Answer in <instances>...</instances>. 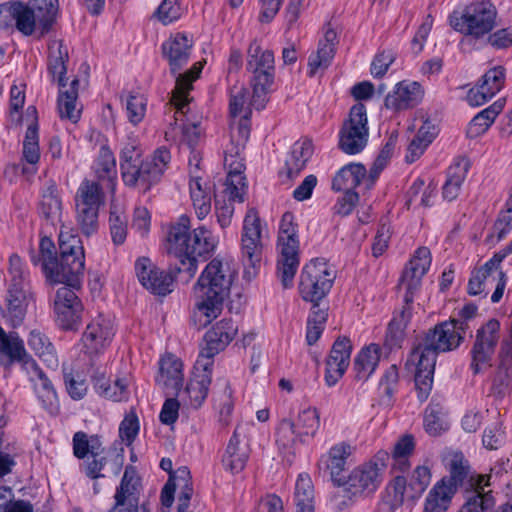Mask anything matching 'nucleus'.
Listing matches in <instances>:
<instances>
[{
  "label": "nucleus",
  "mask_w": 512,
  "mask_h": 512,
  "mask_svg": "<svg viewBox=\"0 0 512 512\" xmlns=\"http://www.w3.org/2000/svg\"><path fill=\"white\" fill-rule=\"evenodd\" d=\"M159 364V374L156 377L157 384L165 389L167 394H178L184 380L181 360L172 354H168L161 358Z\"/></svg>",
  "instance_id": "473e14b6"
},
{
  "label": "nucleus",
  "mask_w": 512,
  "mask_h": 512,
  "mask_svg": "<svg viewBox=\"0 0 512 512\" xmlns=\"http://www.w3.org/2000/svg\"><path fill=\"white\" fill-rule=\"evenodd\" d=\"M40 213L53 225L61 222L62 200L58 187L52 180L46 181L42 187Z\"/></svg>",
  "instance_id": "58836bf2"
},
{
  "label": "nucleus",
  "mask_w": 512,
  "mask_h": 512,
  "mask_svg": "<svg viewBox=\"0 0 512 512\" xmlns=\"http://www.w3.org/2000/svg\"><path fill=\"white\" fill-rule=\"evenodd\" d=\"M28 345L49 368L58 367L59 360L55 347L45 333L36 329L32 330L28 337Z\"/></svg>",
  "instance_id": "de8ad7c7"
},
{
  "label": "nucleus",
  "mask_w": 512,
  "mask_h": 512,
  "mask_svg": "<svg viewBox=\"0 0 512 512\" xmlns=\"http://www.w3.org/2000/svg\"><path fill=\"white\" fill-rule=\"evenodd\" d=\"M232 265L230 260L214 258L198 278L194 286L196 304L193 311V321L198 328L206 327L221 314L235 276Z\"/></svg>",
  "instance_id": "f03ea898"
},
{
  "label": "nucleus",
  "mask_w": 512,
  "mask_h": 512,
  "mask_svg": "<svg viewBox=\"0 0 512 512\" xmlns=\"http://www.w3.org/2000/svg\"><path fill=\"white\" fill-rule=\"evenodd\" d=\"M336 278L335 270L324 258L305 264L300 275L299 292L303 300L316 303L330 291Z\"/></svg>",
  "instance_id": "f8f14e48"
},
{
  "label": "nucleus",
  "mask_w": 512,
  "mask_h": 512,
  "mask_svg": "<svg viewBox=\"0 0 512 512\" xmlns=\"http://www.w3.org/2000/svg\"><path fill=\"white\" fill-rule=\"evenodd\" d=\"M115 334L110 317L98 314L86 326L81 340V351L93 357L102 353L111 343Z\"/></svg>",
  "instance_id": "6ab92c4d"
},
{
  "label": "nucleus",
  "mask_w": 512,
  "mask_h": 512,
  "mask_svg": "<svg viewBox=\"0 0 512 512\" xmlns=\"http://www.w3.org/2000/svg\"><path fill=\"white\" fill-rule=\"evenodd\" d=\"M58 0L10 1L0 4V29L15 27L24 36L43 37L57 15Z\"/></svg>",
  "instance_id": "39448f33"
},
{
  "label": "nucleus",
  "mask_w": 512,
  "mask_h": 512,
  "mask_svg": "<svg viewBox=\"0 0 512 512\" xmlns=\"http://www.w3.org/2000/svg\"><path fill=\"white\" fill-rule=\"evenodd\" d=\"M438 352L423 341L415 347L407 360V366L414 368L415 386L418 399L427 400L433 386V377Z\"/></svg>",
  "instance_id": "f3484780"
},
{
  "label": "nucleus",
  "mask_w": 512,
  "mask_h": 512,
  "mask_svg": "<svg viewBox=\"0 0 512 512\" xmlns=\"http://www.w3.org/2000/svg\"><path fill=\"white\" fill-rule=\"evenodd\" d=\"M352 345L347 338H338L326 360L325 379L328 386H334L344 375L350 364Z\"/></svg>",
  "instance_id": "cd10ccee"
},
{
  "label": "nucleus",
  "mask_w": 512,
  "mask_h": 512,
  "mask_svg": "<svg viewBox=\"0 0 512 512\" xmlns=\"http://www.w3.org/2000/svg\"><path fill=\"white\" fill-rule=\"evenodd\" d=\"M178 492V500H190L193 495L191 474L186 466L179 467L171 473L168 482L161 492V504L169 509L174 501V494Z\"/></svg>",
  "instance_id": "c756f323"
},
{
  "label": "nucleus",
  "mask_w": 512,
  "mask_h": 512,
  "mask_svg": "<svg viewBox=\"0 0 512 512\" xmlns=\"http://www.w3.org/2000/svg\"><path fill=\"white\" fill-rule=\"evenodd\" d=\"M254 105V90L249 98V92L244 87H233L230 93V140L224 149V166L230 169V185L234 190L242 189L241 171L245 169L242 153L250 135L249 117Z\"/></svg>",
  "instance_id": "7ed1b4c3"
},
{
  "label": "nucleus",
  "mask_w": 512,
  "mask_h": 512,
  "mask_svg": "<svg viewBox=\"0 0 512 512\" xmlns=\"http://www.w3.org/2000/svg\"><path fill=\"white\" fill-rule=\"evenodd\" d=\"M443 463L448 475L444 476L441 481L454 486L458 490L459 487H463L465 492L475 490V486H470L469 481L476 473L470 472V466L468 460L465 458L462 452L449 450L444 454Z\"/></svg>",
  "instance_id": "a878e982"
},
{
  "label": "nucleus",
  "mask_w": 512,
  "mask_h": 512,
  "mask_svg": "<svg viewBox=\"0 0 512 512\" xmlns=\"http://www.w3.org/2000/svg\"><path fill=\"white\" fill-rule=\"evenodd\" d=\"M369 137L366 107L362 103L353 105L348 118L339 131V148L346 154L360 153L367 145Z\"/></svg>",
  "instance_id": "2eb2a0df"
},
{
  "label": "nucleus",
  "mask_w": 512,
  "mask_h": 512,
  "mask_svg": "<svg viewBox=\"0 0 512 512\" xmlns=\"http://www.w3.org/2000/svg\"><path fill=\"white\" fill-rule=\"evenodd\" d=\"M250 447L237 428L229 440L225 453L222 457V464L225 470L232 474L241 472L249 459Z\"/></svg>",
  "instance_id": "72a5a7b5"
},
{
  "label": "nucleus",
  "mask_w": 512,
  "mask_h": 512,
  "mask_svg": "<svg viewBox=\"0 0 512 512\" xmlns=\"http://www.w3.org/2000/svg\"><path fill=\"white\" fill-rule=\"evenodd\" d=\"M497 9L490 1H475L449 16L450 26L474 40H481L496 26Z\"/></svg>",
  "instance_id": "6e6552de"
},
{
  "label": "nucleus",
  "mask_w": 512,
  "mask_h": 512,
  "mask_svg": "<svg viewBox=\"0 0 512 512\" xmlns=\"http://www.w3.org/2000/svg\"><path fill=\"white\" fill-rule=\"evenodd\" d=\"M478 490L465 492V503L458 512H487L494 505V498L489 493H478Z\"/></svg>",
  "instance_id": "69168bd1"
},
{
  "label": "nucleus",
  "mask_w": 512,
  "mask_h": 512,
  "mask_svg": "<svg viewBox=\"0 0 512 512\" xmlns=\"http://www.w3.org/2000/svg\"><path fill=\"white\" fill-rule=\"evenodd\" d=\"M130 377L124 375L118 377L113 384L108 383L104 378L95 379V389L97 392L112 401H124L129 397Z\"/></svg>",
  "instance_id": "864d4df0"
},
{
  "label": "nucleus",
  "mask_w": 512,
  "mask_h": 512,
  "mask_svg": "<svg viewBox=\"0 0 512 512\" xmlns=\"http://www.w3.org/2000/svg\"><path fill=\"white\" fill-rule=\"evenodd\" d=\"M147 98L139 92H132L126 99V114L133 125L139 124L145 117Z\"/></svg>",
  "instance_id": "774afa93"
},
{
  "label": "nucleus",
  "mask_w": 512,
  "mask_h": 512,
  "mask_svg": "<svg viewBox=\"0 0 512 512\" xmlns=\"http://www.w3.org/2000/svg\"><path fill=\"white\" fill-rule=\"evenodd\" d=\"M503 107L504 103L501 100H498L474 116L469 124V135L471 137H476L486 132L494 122L497 115L502 111Z\"/></svg>",
  "instance_id": "4d7b16f0"
},
{
  "label": "nucleus",
  "mask_w": 512,
  "mask_h": 512,
  "mask_svg": "<svg viewBox=\"0 0 512 512\" xmlns=\"http://www.w3.org/2000/svg\"><path fill=\"white\" fill-rule=\"evenodd\" d=\"M60 259L57 258L55 245L48 237L39 243V251L30 252L34 265H40L46 278L53 283H65L70 286L80 284L84 275L85 255L78 235L61 230L59 234Z\"/></svg>",
  "instance_id": "f257e3e1"
},
{
  "label": "nucleus",
  "mask_w": 512,
  "mask_h": 512,
  "mask_svg": "<svg viewBox=\"0 0 512 512\" xmlns=\"http://www.w3.org/2000/svg\"><path fill=\"white\" fill-rule=\"evenodd\" d=\"M263 231L264 225L258 212L250 208L243 220L241 232V255L245 265L248 268L255 269L259 266L263 250ZM245 274L250 275V269L245 270Z\"/></svg>",
  "instance_id": "dca6fc26"
},
{
  "label": "nucleus",
  "mask_w": 512,
  "mask_h": 512,
  "mask_svg": "<svg viewBox=\"0 0 512 512\" xmlns=\"http://www.w3.org/2000/svg\"><path fill=\"white\" fill-rule=\"evenodd\" d=\"M456 492L454 486L437 481L425 498L424 512H446Z\"/></svg>",
  "instance_id": "c03bdc74"
},
{
  "label": "nucleus",
  "mask_w": 512,
  "mask_h": 512,
  "mask_svg": "<svg viewBox=\"0 0 512 512\" xmlns=\"http://www.w3.org/2000/svg\"><path fill=\"white\" fill-rule=\"evenodd\" d=\"M227 169V179H226V183H225V190H224V194L225 196L228 197V200H221V199H216L215 201V216H216V220H217V223L219 224V226L221 227V229H226L227 227H229L232 223V219H233V215H234V202L235 201H238V202H243L244 201V194H245V191H246V183H245V178L243 176V171L244 169L241 171V178H242V189H235L234 191V186L235 185H230V181H229V178H230V169L225 167Z\"/></svg>",
  "instance_id": "7c9ffc66"
},
{
  "label": "nucleus",
  "mask_w": 512,
  "mask_h": 512,
  "mask_svg": "<svg viewBox=\"0 0 512 512\" xmlns=\"http://www.w3.org/2000/svg\"><path fill=\"white\" fill-rule=\"evenodd\" d=\"M500 337L501 325L497 319L491 318L477 329L470 351V368L474 374L491 367Z\"/></svg>",
  "instance_id": "4468645a"
},
{
  "label": "nucleus",
  "mask_w": 512,
  "mask_h": 512,
  "mask_svg": "<svg viewBox=\"0 0 512 512\" xmlns=\"http://www.w3.org/2000/svg\"><path fill=\"white\" fill-rule=\"evenodd\" d=\"M135 273L141 285L153 294L165 296L173 290L172 275L147 257L136 260Z\"/></svg>",
  "instance_id": "5701e85b"
},
{
  "label": "nucleus",
  "mask_w": 512,
  "mask_h": 512,
  "mask_svg": "<svg viewBox=\"0 0 512 512\" xmlns=\"http://www.w3.org/2000/svg\"><path fill=\"white\" fill-rule=\"evenodd\" d=\"M508 462L496 463L491 469L489 474H477L470 479L469 485L475 486V490L480 493H489L491 491H485L486 487L499 488L503 487L509 488L511 476L508 473Z\"/></svg>",
  "instance_id": "a19ab883"
},
{
  "label": "nucleus",
  "mask_w": 512,
  "mask_h": 512,
  "mask_svg": "<svg viewBox=\"0 0 512 512\" xmlns=\"http://www.w3.org/2000/svg\"><path fill=\"white\" fill-rule=\"evenodd\" d=\"M189 230L190 218L186 215L180 216L169 230L167 252L179 260L181 266L178 270L185 271L192 277L197 271V258L211 254L217 240L205 226L195 228L192 234Z\"/></svg>",
  "instance_id": "20e7f679"
},
{
  "label": "nucleus",
  "mask_w": 512,
  "mask_h": 512,
  "mask_svg": "<svg viewBox=\"0 0 512 512\" xmlns=\"http://www.w3.org/2000/svg\"><path fill=\"white\" fill-rule=\"evenodd\" d=\"M25 371L33 384L34 391L45 409H51L57 402V395L52 383L35 360L25 362Z\"/></svg>",
  "instance_id": "c9c22d12"
},
{
  "label": "nucleus",
  "mask_w": 512,
  "mask_h": 512,
  "mask_svg": "<svg viewBox=\"0 0 512 512\" xmlns=\"http://www.w3.org/2000/svg\"><path fill=\"white\" fill-rule=\"evenodd\" d=\"M247 70L252 73L251 86L254 90V105L257 110L265 107L268 94L274 82V54L253 40L247 51Z\"/></svg>",
  "instance_id": "9d476101"
},
{
  "label": "nucleus",
  "mask_w": 512,
  "mask_h": 512,
  "mask_svg": "<svg viewBox=\"0 0 512 512\" xmlns=\"http://www.w3.org/2000/svg\"><path fill=\"white\" fill-rule=\"evenodd\" d=\"M464 335L457 329L455 323L444 321L429 330L422 340L438 353L452 351L460 346Z\"/></svg>",
  "instance_id": "c85d7f7f"
},
{
  "label": "nucleus",
  "mask_w": 512,
  "mask_h": 512,
  "mask_svg": "<svg viewBox=\"0 0 512 512\" xmlns=\"http://www.w3.org/2000/svg\"><path fill=\"white\" fill-rule=\"evenodd\" d=\"M189 193L197 218L199 220L205 219L211 212L214 184L207 177H203L199 171L192 170Z\"/></svg>",
  "instance_id": "bb28decb"
},
{
  "label": "nucleus",
  "mask_w": 512,
  "mask_h": 512,
  "mask_svg": "<svg viewBox=\"0 0 512 512\" xmlns=\"http://www.w3.org/2000/svg\"><path fill=\"white\" fill-rule=\"evenodd\" d=\"M507 278L505 273L496 264H490V259L479 269L472 272L468 283V292L476 296L487 293L491 288L494 292L491 301L498 303L503 297Z\"/></svg>",
  "instance_id": "aec40b11"
},
{
  "label": "nucleus",
  "mask_w": 512,
  "mask_h": 512,
  "mask_svg": "<svg viewBox=\"0 0 512 512\" xmlns=\"http://www.w3.org/2000/svg\"><path fill=\"white\" fill-rule=\"evenodd\" d=\"M278 260L277 273L284 288L292 286L294 276L299 266V238L294 215L291 212L283 214L277 240Z\"/></svg>",
  "instance_id": "1a4fd4ad"
},
{
  "label": "nucleus",
  "mask_w": 512,
  "mask_h": 512,
  "mask_svg": "<svg viewBox=\"0 0 512 512\" xmlns=\"http://www.w3.org/2000/svg\"><path fill=\"white\" fill-rule=\"evenodd\" d=\"M78 79H73L68 88L60 87L58 96V112L61 118L75 123L79 120L82 107L78 98Z\"/></svg>",
  "instance_id": "a18cd8bd"
},
{
  "label": "nucleus",
  "mask_w": 512,
  "mask_h": 512,
  "mask_svg": "<svg viewBox=\"0 0 512 512\" xmlns=\"http://www.w3.org/2000/svg\"><path fill=\"white\" fill-rule=\"evenodd\" d=\"M430 482L431 471L426 465L416 467L409 483L404 477L396 476L387 487L390 503H382L378 511L395 512L394 507H399L406 502H414L423 494Z\"/></svg>",
  "instance_id": "9b49d317"
},
{
  "label": "nucleus",
  "mask_w": 512,
  "mask_h": 512,
  "mask_svg": "<svg viewBox=\"0 0 512 512\" xmlns=\"http://www.w3.org/2000/svg\"><path fill=\"white\" fill-rule=\"evenodd\" d=\"M192 40L185 34L177 33L162 44V52L168 60L170 71L176 76L175 88L172 92V103L178 112L184 113L189 100V91L202 70V64L194 66L181 74L180 70L188 63L191 55Z\"/></svg>",
  "instance_id": "423d86ee"
},
{
  "label": "nucleus",
  "mask_w": 512,
  "mask_h": 512,
  "mask_svg": "<svg viewBox=\"0 0 512 512\" xmlns=\"http://www.w3.org/2000/svg\"><path fill=\"white\" fill-rule=\"evenodd\" d=\"M355 447L346 441L338 442L320 457L319 466L328 471L332 480L339 484L341 474L345 470L348 458L354 453Z\"/></svg>",
  "instance_id": "2f4dec72"
},
{
  "label": "nucleus",
  "mask_w": 512,
  "mask_h": 512,
  "mask_svg": "<svg viewBox=\"0 0 512 512\" xmlns=\"http://www.w3.org/2000/svg\"><path fill=\"white\" fill-rule=\"evenodd\" d=\"M382 349L378 344L371 343L363 347L354 359V371L358 380H367L379 365Z\"/></svg>",
  "instance_id": "37998d69"
},
{
  "label": "nucleus",
  "mask_w": 512,
  "mask_h": 512,
  "mask_svg": "<svg viewBox=\"0 0 512 512\" xmlns=\"http://www.w3.org/2000/svg\"><path fill=\"white\" fill-rule=\"evenodd\" d=\"M313 152L314 148L310 139L305 138L296 141L292 145L285 162L288 176H296L306 166Z\"/></svg>",
  "instance_id": "49530a36"
},
{
  "label": "nucleus",
  "mask_w": 512,
  "mask_h": 512,
  "mask_svg": "<svg viewBox=\"0 0 512 512\" xmlns=\"http://www.w3.org/2000/svg\"><path fill=\"white\" fill-rule=\"evenodd\" d=\"M212 367H198V359L194 365L193 376L187 385L184 393L188 395L190 404L199 407L207 397L211 384Z\"/></svg>",
  "instance_id": "ea45409f"
},
{
  "label": "nucleus",
  "mask_w": 512,
  "mask_h": 512,
  "mask_svg": "<svg viewBox=\"0 0 512 512\" xmlns=\"http://www.w3.org/2000/svg\"><path fill=\"white\" fill-rule=\"evenodd\" d=\"M77 286L66 284L60 287L54 299L55 321L61 329L66 331L77 330L82 322L83 306L79 297L71 289Z\"/></svg>",
  "instance_id": "a211bd4d"
},
{
  "label": "nucleus",
  "mask_w": 512,
  "mask_h": 512,
  "mask_svg": "<svg viewBox=\"0 0 512 512\" xmlns=\"http://www.w3.org/2000/svg\"><path fill=\"white\" fill-rule=\"evenodd\" d=\"M504 82L505 69L501 66L491 68L482 76L480 83L468 91V104L473 107L485 104L503 88Z\"/></svg>",
  "instance_id": "393cba45"
},
{
  "label": "nucleus",
  "mask_w": 512,
  "mask_h": 512,
  "mask_svg": "<svg viewBox=\"0 0 512 512\" xmlns=\"http://www.w3.org/2000/svg\"><path fill=\"white\" fill-rule=\"evenodd\" d=\"M104 448L102 442L97 436H88L85 432H76L73 436V453L79 458L83 459L90 455L98 457L103 454Z\"/></svg>",
  "instance_id": "6e6d98bb"
},
{
  "label": "nucleus",
  "mask_w": 512,
  "mask_h": 512,
  "mask_svg": "<svg viewBox=\"0 0 512 512\" xmlns=\"http://www.w3.org/2000/svg\"><path fill=\"white\" fill-rule=\"evenodd\" d=\"M423 97L424 90L418 82L403 80L386 95L384 105L393 113H400L416 107Z\"/></svg>",
  "instance_id": "b1692460"
},
{
  "label": "nucleus",
  "mask_w": 512,
  "mask_h": 512,
  "mask_svg": "<svg viewBox=\"0 0 512 512\" xmlns=\"http://www.w3.org/2000/svg\"><path fill=\"white\" fill-rule=\"evenodd\" d=\"M93 170L100 180H107L111 187H114L116 179V159L113 152L106 146L99 150L97 159L93 164Z\"/></svg>",
  "instance_id": "13d9d810"
},
{
  "label": "nucleus",
  "mask_w": 512,
  "mask_h": 512,
  "mask_svg": "<svg viewBox=\"0 0 512 512\" xmlns=\"http://www.w3.org/2000/svg\"><path fill=\"white\" fill-rule=\"evenodd\" d=\"M367 180L365 167L360 163H350L336 173L332 188L336 191H353L357 186L364 185L367 189Z\"/></svg>",
  "instance_id": "4c0bfd02"
},
{
  "label": "nucleus",
  "mask_w": 512,
  "mask_h": 512,
  "mask_svg": "<svg viewBox=\"0 0 512 512\" xmlns=\"http://www.w3.org/2000/svg\"><path fill=\"white\" fill-rule=\"evenodd\" d=\"M336 40V31L330 28L327 29L324 38L318 43L317 50L308 57L307 73L310 77L315 76L320 71H324L331 64L335 54Z\"/></svg>",
  "instance_id": "e433bc0d"
},
{
  "label": "nucleus",
  "mask_w": 512,
  "mask_h": 512,
  "mask_svg": "<svg viewBox=\"0 0 512 512\" xmlns=\"http://www.w3.org/2000/svg\"><path fill=\"white\" fill-rule=\"evenodd\" d=\"M320 428V414L315 407H306L299 411L296 421L283 419L275 432V443L279 452L288 461L295 455L298 444L309 443Z\"/></svg>",
  "instance_id": "0eeeda50"
},
{
  "label": "nucleus",
  "mask_w": 512,
  "mask_h": 512,
  "mask_svg": "<svg viewBox=\"0 0 512 512\" xmlns=\"http://www.w3.org/2000/svg\"><path fill=\"white\" fill-rule=\"evenodd\" d=\"M237 326L230 319L217 322L204 336V345L198 356V367L213 366L214 356L222 351L235 337Z\"/></svg>",
  "instance_id": "412c9836"
},
{
  "label": "nucleus",
  "mask_w": 512,
  "mask_h": 512,
  "mask_svg": "<svg viewBox=\"0 0 512 512\" xmlns=\"http://www.w3.org/2000/svg\"><path fill=\"white\" fill-rule=\"evenodd\" d=\"M404 302L405 306L402 311L393 317L388 326L385 342L390 348L400 346L404 339V331L412 317L411 303L413 300L409 303L405 300Z\"/></svg>",
  "instance_id": "3c124183"
},
{
  "label": "nucleus",
  "mask_w": 512,
  "mask_h": 512,
  "mask_svg": "<svg viewBox=\"0 0 512 512\" xmlns=\"http://www.w3.org/2000/svg\"><path fill=\"white\" fill-rule=\"evenodd\" d=\"M295 512H315L313 499L314 491L311 478L308 474H300L295 484Z\"/></svg>",
  "instance_id": "5fc2aeb1"
},
{
  "label": "nucleus",
  "mask_w": 512,
  "mask_h": 512,
  "mask_svg": "<svg viewBox=\"0 0 512 512\" xmlns=\"http://www.w3.org/2000/svg\"><path fill=\"white\" fill-rule=\"evenodd\" d=\"M129 174H131L130 177L127 176L126 170L121 171V176L126 186L138 187L145 191L156 183L145 160L134 165L133 171H130Z\"/></svg>",
  "instance_id": "680f3d73"
},
{
  "label": "nucleus",
  "mask_w": 512,
  "mask_h": 512,
  "mask_svg": "<svg viewBox=\"0 0 512 512\" xmlns=\"http://www.w3.org/2000/svg\"><path fill=\"white\" fill-rule=\"evenodd\" d=\"M119 159L120 171L126 170L128 177L131 176L129 173L133 171L134 165L144 161L140 141L133 133L129 134L121 143Z\"/></svg>",
  "instance_id": "8fccbe9b"
},
{
  "label": "nucleus",
  "mask_w": 512,
  "mask_h": 512,
  "mask_svg": "<svg viewBox=\"0 0 512 512\" xmlns=\"http://www.w3.org/2000/svg\"><path fill=\"white\" fill-rule=\"evenodd\" d=\"M414 450L413 438L409 435L400 438L393 450V469L404 471L410 466L409 457Z\"/></svg>",
  "instance_id": "0e129e2a"
},
{
  "label": "nucleus",
  "mask_w": 512,
  "mask_h": 512,
  "mask_svg": "<svg viewBox=\"0 0 512 512\" xmlns=\"http://www.w3.org/2000/svg\"><path fill=\"white\" fill-rule=\"evenodd\" d=\"M33 300V293L30 287L8 288L6 295L5 319L13 327L20 326L27 313L28 306Z\"/></svg>",
  "instance_id": "f704fd0d"
},
{
  "label": "nucleus",
  "mask_w": 512,
  "mask_h": 512,
  "mask_svg": "<svg viewBox=\"0 0 512 512\" xmlns=\"http://www.w3.org/2000/svg\"><path fill=\"white\" fill-rule=\"evenodd\" d=\"M469 162L462 158L455 161L448 169L447 180L443 186V197L452 201L459 195L461 186L467 176Z\"/></svg>",
  "instance_id": "09e8293b"
},
{
  "label": "nucleus",
  "mask_w": 512,
  "mask_h": 512,
  "mask_svg": "<svg viewBox=\"0 0 512 512\" xmlns=\"http://www.w3.org/2000/svg\"><path fill=\"white\" fill-rule=\"evenodd\" d=\"M190 101V99L188 100ZM189 102H187L186 107L184 108V113L178 112L176 107L171 102L172 109L174 110V122L170 124L169 130L165 132V137L168 141L176 142L178 138H180L181 142H184L188 145L189 148L194 149L193 147L196 145L197 141L201 136V129L196 123H187L183 124L181 130L178 131L177 125L178 121H182V119L178 118L179 116H185L188 112Z\"/></svg>",
  "instance_id": "79ce46f5"
},
{
  "label": "nucleus",
  "mask_w": 512,
  "mask_h": 512,
  "mask_svg": "<svg viewBox=\"0 0 512 512\" xmlns=\"http://www.w3.org/2000/svg\"><path fill=\"white\" fill-rule=\"evenodd\" d=\"M0 354L6 356L10 362H21L24 370L25 362L34 360L27 354L23 341L15 332L3 334L0 338Z\"/></svg>",
  "instance_id": "603ef678"
},
{
  "label": "nucleus",
  "mask_w": 512,
  "mask_h": 512,
  "mask_svg": "<svg viewBox=\"0 0 512 512\" xmlns=\"http://www.w3.org/2000/svg\"><path fill=\"white\" fill-rule=\"evenodd\" d=\"M23 159L30 165H36L40 160L39 135L37 125L27 128L23 141Z\"/></svg>",
  "instance_id": "338daca9"
},
{
  "label": "nucleus",
  "mask_w": 512,
  "mask_h": 512,
  "mask_svg": "<svg viewBox=\"0 0 512 512\" xmlns=\"http://www.w3.org/2000/svg\"><path fill=\"white\" fill-rule=\"evenodd\" d=\"M127 223L124 208L113 202L110 208L109 225L111 238L115 245L124 243L127 236Z\"/></svg>",
  "instance_id": "052dcab7"
},
{
  "label": "nucleus",
  "mask_w": 512,
  "mask_h": 512,
  "mask_svg": "<svg viewBox=\"0 0 512 512\" xmlns=\"http://www.w3.org/2000/svg\"><path fill=\"white\" fill-rule=\"evenodd\" d=\"M431 253L427 247H419L405 266L399 281V288L405 291L404 300L409 303L413 300L416 290L420 287L422 277L431 265Z\"/></svg>",
  "instance_id": "4be33fe9"
},
{
  "label": "nucleus",
  "mask_w": 512,
  "mask_h": 512,
  "mask_svg": "<svg viewBox=\"0 0 512 512\" xmlns=\"http://www.w3.org/2000/svg\"><path fill=\"white\" fill-rule=\"evenodd\" d=\"M68 59V53L66 48L63 49L61 44H57L50 47V55L48 61V70L52 75L54 80L58 81L60 87L65 88L66 83L65 74H66V60Z\"/></svg>",
  "instance_id": "e2e57ef3"
},
{
  "label": "nucleus",
  "mask_w": 512,
  "mask_h": 512,
  "mask_svg": "<svg viewBox=\"0 0 512 512\" xmlns=\"http://www.w3.org/2000/svg\"><path fill=\"white\" fill-rule=\"evenodd\" d=\"M386 453L378 454L372 460L355 467L347 479L339 482V486H345L348 494L354 497H367L373 494L383 481Z\"/></svg>",
  "instance_id": "ddd939ff"
},
{
  "label": "nucleus",
  "mask_w": 512,
  "mask_h": 512,
  "mask_svg": "<svg viewBox=\"0 0 512 512\" xmlns=\"http://www.w3.org/2000/svg\"><path fill=\"white\" fill-rule=\"evenodd\" d=\"M103 198V192L99 183L86 179L82 181L77 190L75 204L100 208L103 204Z\"/></svg>",
  "instance_id": "bf43d9fd"
}]
</instances>
